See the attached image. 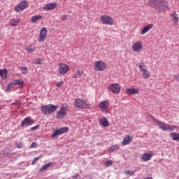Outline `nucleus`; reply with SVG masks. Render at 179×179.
Instances as JSON below:
<instances>
[{"mask_svg":"<svg viewBox=\"0 0 179 179\" xmlns=\"http://www.w3.org/2000/svg\"><path fill=\"white\" fill-rule=\"evenodd\" d=\"M147 5L153 8L157 12H164L169 9V2L166 0H148Z\"/></svg>","mask_w":179,"mask_h":179,"instance_id":"nucleus-1","label":"nucleus"},{"mask_svg":"<svg viewBox=\"0 0 179 179\" xmlns=\"http://www.w3.org/2000/svg\"><path fill=\"white\" fill-rule=\"evenodd\" d=\"M152 120H153L154 122L156 123L157 127H159V129H162V131H169V132H171V131H174L175 129H178V127H177V126L167 124L164 122L159 121L158 120H157L155 117H152Z\"/></svg>","mask_w":179,"mask_h":179,"instance_id":"nucleus-2","label":"nucleus"},{"mask_svg":"<svg viewBox=\"0 0 179 179\" xmlns=\"http://www.w3.org/2000/svg\"><path fill=\"white\" fill-rule=\"evenodd\" d=\"M57 110H58V106L53 104L44 105L41 107V111H42L44 115H50V114H52Z\"/></svg>","mask_w":179,"mask_h":179,"instance_id":"nucleus-3","label":"nucleus"},{"mask_svg":"<svg viewBox=\"0 0 179 179\" xmlns=\"http://www.w3.org/2000/svg\"><path fill=\"white\" fill-rule=\"evenodd\" d=\"M74 106L77 108H89L90 107V102L85 99H76L74 101Z\"/></svg>","mask_w":179,"mask_h":179,"instance_id":"nucleus-4","label":"nucleus"},{"mask_svg":"<svg viewBox=\"0 0 179 179\" xmlns=\"http://www.w3.org/2000/svg\"><path fill=\"white\" fill-rule=\"evenodd\" d=\"M106 68H107V64H106V63L101 60L96 62L94 64V69L95 71L103 72L106 71Z\"/></svg>","mask_w":179,"mask_h":179,"instance_id":"nucleus-5","label":"nucleus"},{"mask_svg":"<svg viewBox=\"0 0 179 179\" xmlns=\"http://www.w3.org/2000/svg\"><path fill=\"white\" fill-rule=\"evenodd\" d=\"M27 8H29V3L27 1H22L18 4H17L15 7V10L17 13L22 12Z\"/></svg>","mask_w":179,"mask_h":179,"instance_id":"nucleus-6","label":"nucleus"},{"mask_svg":"<svg viewBox=\"0 0 179 179\" xmlns=\"http://www.w3.org/2000/svg\"><path fill=\"white\" fill-rule=\"evenodd\" d=\"M100 20L102 24H108L109 26L114 24V20H113V17L107 15L101 16Z\"/></svg>","mask_w":179,"mask_h":179,"instance_id":"nucleus-7","label":"nucleus"},{"mask_svg":"<svg viewBox=\"0 0 179 179\" xmlns=\"http://www.w3.org/2000/svg\"><path fill=\"white\" fill-rule=\"evenodd\" d=\"M58 71L60 75H66L69 72V66L64 63H59Z\"/></svg>","mask_w":179,"mask_h":179,"instance_id":"nucleus-8","label":"nucleus"},{"mask_svg":"<svg viewBox=\"0 0 179 179\" xmlns=\"http://www.w3.org/2000/svg\"><path fill=\"white\" fill-rule=\"evenodd\" d=\"M48 34V30H47V28L43 27L39 33V36L38 38V43H43L45 41V38H47V34Z\"/></svg>","mask_w":179,"mask_h":179,"instance_id":"nucleus-9","label":"nucleus"},{"mask_svg":"<svg viewBox=\"0 0 179 179\" xmlns=\"http://www.w3.org/2000/svg\"><path fill=\"white\" fill-rule=\"evenodd\" d=\"M131 50L134 52H141L143 50V43L140 41L135 42L131 46Z\"/></svg>","mask_w":179,"mask_h":179,"instance_id":"nucleus-10","label":"nucleus"},{"mask_svg":"<svg viewBox=\"0 0 179 179\" xmlns=\"http://www.w3.org/2000/svg\"><path fill=\"white\" fill-rule=\"evenodd\" d=\"M66 111H68V105L62 106L59 111L57 113L56 118H64L66 115Z\"/></svg>","mask_w":179,"mask_h":179,"instance_id":"nucleus-11","label":"nucleus"},{"mask_svg":"<svg viewBox=\"0 0 179 179\" xmlns=\"http://www.w3.org/2000/svg\"><path fill=\"white\" fill-rule=\"evenodd\" d=\"M108 89L113 93H115V94H118V93L121 92V85H120V84L118 83L110 84L108 85Z\"/></svg>","mask_w":179,"mask_h":179,"instance_id":"nucleus-12","label":"nucleus"},{"mask_svg":"<svg viewBox=\"0 0 179 179\" xmlns=\"http://www.w3.org/2000/svg\"><path fill=\"white\" fill-rule=\"evenodd\" d=\"M109 106L110 102L108 101H103L99 103V107L101 111H104V113H108V111H110L108 109Z\"/></svg>","mask_w":179,"mask_h":179,"instance_id":"nucleus-13","label":"nucleus"},{"mask_svg":"<svg viewBox=\"0 0 179 179\" xmlns=\"http://www.w3.org/2000/svg\"><path fill=\"white\" fill-rule=\"evenodd\" d=\"M69 131V128L68 127H62L60 128L53 132L52 134V138H56V136H59V135H62V134H65Z\"/></svg>","mask_w":179,"mask_h":179,"instance_id":"nucleus-14","label":"nucleus"},{"mask_svg":"<svg viewBox=\"0 0 179 179\" xmlns=\"http://www.w3.org/2000/svg\"><path fill=\"white\" fill-rule=\"evenodd\" d=\"M34 124V120L30 117H25L21 122V127H30Z\"/></svg>","mask_w":179,"mask_h":179,"instance_id":"nucleus-15","label":"nucleus"},{"mask_svg":"<svg viewBox=\"0 0 179 179\" xmlns=\"http://www.w3.org/2000/svg\"><path fill=\"white\" fill-rule=\"evenodd\" d=\"M57 6H58V4L55 2L49 3L43 6V10H54Z\"/></svg>","mask_w":179,"mask_h":179,"instance_id":"nucleus-16","label":"nucleus"},{"mask_svg":"<svg viewBox=\"0 0 179 179\" xmlns=\"http://www.w3.org/2000/svg\"><path fill=\"white\" fill-rule=\"evenodd\" d=\"M138 68L143 73V76L144 79H148L150 76V73H149V71H148L145 68H144L141 64H139Z\"/></svg>","mask_w":179,"mask_h":179,"instance_id":"nucleus-17","label":"nucleus"},{"mask_svg":"<svg viewBox=\"0 0 179 179\" xmlns=\"http://www.w3.org/2000/svg\"><path fill=\"white\" fill-rule=\"evenodd\" d=\"M152 157H153L152 152H146L141 156V160H143V162H149Z\"/></svg>","mask_w":179,"mask_h":179,"instance_id":"nucleus-18","label":"nucleus"},{"mask_svg":"<svg viewBox=\"0 0 179 179\" xmlns=\"http://www.w3.org/2000/svg\"><path fill=\"white\" fill-rule=\"evenodd\" d=\"M99 124L106 128L109 125L108 120L106 117H101L99 120Z\"/></svg>","mask_w":179,"mask_h":179,"instance_id":"nucleus-19","label":"nucleus"},{"mask_svg":"<svg viewBox=\"0 0 179 179\" xmlns=\"http://www.w3.org/2000/svg\"><path fill=\"white\" fill-rule=\"evenodd\" d=\"M41 20H43V15H34L31 18V23H37V22H41Z\"/></svg>","mask_w":179,"mask_h":179,"instance_id":"nucleus-20","label":"nucleus"},{"mask_svg":"<svg viewBox=\"0 0 179 179\" xmlns=\"http://www.w3.org/2000/svg\"><path fill=\"white\" fill-rule=\"evenodd\" d=\"M20 23V19L12 18L10 20L8 24L12 27H15Z\"/></svg>","mask_w":179,"mask_h":179,"instance_id":"nucleus-21","label":"nucleus"},{"mask_svg":"<svg viewBox=\"0 0 179 179\" xmlns=\"http://www.w3.org/2000/svg\"><path fill=\"white\" fill-rule=\"evenodd\" d=\"M153 24H149L148 25L145 26L141 31V36L146 34L148 31H149L151 29H153Z\"/></svg>","mask_w":179,"mask_h":179,"instance_id":"nucleus-22","label":"nucleus"},{"mask_svg":"<svg viewBox=\"0 0 179 179\" xmlns=\"http://www.w3.org/2000/svg\"><path fill=\"white\" fill-rule=\"evenodd\" d=\"M125 93L129 95L138 94V93H139V89H136V88L127 89Z\"/></svg>","mask_w":179,"mask_h":179,"instance_id":"nucleus-23","label":"nucleus"},{"mask_svg":"<svg viewBox=\"0 0 179 179\" xmlns=\"http://www.w3.org/2000/svg\"><path fill=\"white\" fill-rule=\"evenodd\" d=\"M13 83L14 86L20 85V89H23V87L24 86V81L22 79L15 80Z\"/></svg>","mask_w":179,"mask_h":179,"instance_id":"nucleus-24","label":"nucleus"},{"mask_svg":"<svg viewBox=\"0 0 179 179\" xmlns=\"http://www.w3.org/2000/svg\"><path fill=\"white\" fill-rule=\"evenodd\" d=\"M132 139H134V138L131 136H127V137H125L123 141H122V145L123 146H125L127 145H129V143L131 142V141H132Z\"/></svg>","mask_w":179,"mask_h":179,"instance_id":"nucleus-25","label":"nucleus"},{"mask_svg":"<svg viewBox=\"0 0 179 179\" xmlns=\"http://www.w3.org/2000/svg\"><path fill=\"white\" fill-rule=\"evenodd\" d=\"M171 17L172 18V22L175 24H176V23H178V20H179L178 15L177 14V13H176V11H174V13L171 15Z\"/></svg>","mask_w":179,"mask_h":179,"instance_id":"nucleus-26","label":"nucleus"},{"mask_svg":"<svg viewBox=\"0 0 179 179\" xmlns=\"http://www.w3.org/2000/svg\"><path fill=\"white\" fill-rule=\"evenodd\" d=\"M120 149V145L115 144L112 145L109 147L108 151V152H114L115 150H118Z\"/></svg>","mask_w":179,"mask_h":179,"instance_id":"nucleus-27","label":"nucleus"},{"mask_svg":"<svg viewBox=\"0 0 179 179\" xmlns=\"http://www.w3.org/2000/svg\"><path fill=\"white\" fill-rule=\"evenodd\" d=\"M0 76H1L3 79H6L8 76V70H6V69L0 70Z\"/></svg>","mask_w":179,"mask_h":179,"instance_id":"nucleus-28","label":"nucleus"},{"mask_svg":"<svg viewBox=\"0 0 179 179\" xmlns=\"http://www.w3.org/2000/svg\"><path fill=\"white\" fill-rule=\"evenodd\" d=\"M171 138H172L173 141H178L179 139V134L176 132H173L171 134Z\"/></svg>","mask_w":179,"mask_h":179,"instance_id":"nucleus-29","label":"nucleus"},{"mask_svg":"<svg viewBox=\"0 0 179 179\" xmlns=\"http://www.w3.org/2000/svg\"><path fill=\"white\" fill-rule=\"evenodd\" d=\"M43 62L44 61L41 59H35L33 61V64H34V65H41Z\"/></svg>","mask_w":179,"mask_h":179,"instance_id":"nucleus-30","label":"nucleus"},{"mask_svg":"<svg viewBox=\"0 0 179 179\" xmlns=\"http://www.w3.org/2000/svg\"><path fill=\"white\" fill-rule=\"evenodd\" d=\"M51 166V163H48L45 165H43L39 170L40 173H42V171H44V170H47V169H48V167H50Z\"/></svg>","mask_w":179,"mask_h":179,"instance_id":"nucleus-31","label":"nucleus"},{"mask_svg":"<svg viewBox=\"0 0 179 179\" xmlns=\"http://www.w3.org/2000/svg\"><path fill=\"white\" fill-rule=\"evenodd\" d=\"M13 87H15V85L13 84V83H10L6 89V92H10L12 90V89H13Z\"/></svg>","mask_w":179,"mask_h":179,"instance_id":"nucleus-32","label":"nucleus"},{"mask_svg":"<svg viewBox=\"0 0 179 179\" xmlns=\"http://www.w3.org/2000/svg\"><path fill=\"white\" fill-rule=\"evenodd\" d=\"M82 76V73L80 71H76V73L73 76V78L78 79V78Z\"/></svg>","mask_w":179,"mask_h":179,"instance_id":"nucleus-33","label":"nucleus"},{"mask_svg":"<svg viewBox=\"0 0 179 179\" xmlns=\"http://www.w3.org/2000/svg\"><path fill=\"white\" fill-rule=\"evenodd\" d=\"M126 176H134L135 174V171H130L129 170L124 171Z\"/></svg>","mask_w":179,"mask_h":179,"instance_id":"nucleus-34","label":"nucleus"},{"mask_svg":"<svg viewBox=\"0 0 179 179\" xmlns=\"http://www.w3.org/2000/svg\"><path fill=\"white\" fill-rule=\"evenodd\" d=\"M20 71H22V73H23L24 75H26V73H27V67L22 66L20 68Z\"/></svg>","mask_w":179,"mask_h":179,"instance_id":"nucleus-35","label":"nucleus"},{"mask_svg":"<svg viewBox=\"0 0 179 179\" xmlns=\"http://www.w3.org/2000/svg\"><path fill=\"white\" fill-rule=\"evenodd\" d=\"M111 164H113V161H111V160H108L105 162V166L106 167H110V166H111Z\"/></svg>","mask_w":179,"mask_h":179,"instance_id":"nucleus-36","label":"nucleus"},{"mask_svg":"<svg viewBox=\"0 0 179 179\" xmlns=\"http://www.w3.org/2000/svg\"><path fill=\"white\" fill-rule=\"evenodd\" d=\"M26 50L28 52H33L34 51V48H31V46L27 47Z\"/></svg>","mask_w":179,"mask_h":179,"instance_id":"nucleus-37","label":"nucleus"},{"mask_svg":"<svg viewBox=\"0 0 179 179\" xmlns=\"http://www.w3.org/2000/svg\"><path fill=\"white\" fill-rule=\"evenodd\" d=\"M64 85V81L58 82L55 84L56 87H61Z\"/></svg>","mask_w":179,"mask_h":179,"instance_id":"nucleus-38","label":"nucleus"},{"mask_svg":"<svg viewBox=\"0 0 179 179\" xmlns=\"http://www.w3.org/2000/svg\"><path fill=\"white\" fill-rule=\"evenodd\" d=\"M38 159H40V157H38L34 158V159L31 162V164H36V160H38Z\"/></svg>","mask_w":179,"mask_h":179,"instance_id":"nucleus-39","label":"nucleus"},{"mask_svg":"<svg viewBox=\"0 0 179 179\" xmlns=\"http://www.w3.org/2000/svg\"><path fill=\"white\" fill-rule=\"evenodd\" d=\"M37 148V143L33 142L31 145V148Z\"/></svg>","mask_w":179,"mask_h":179,"instance_id":"nucleus-40","label":"nucleus"},{"mask_svg":"<svg viewBox=\"0 0 179 179\" xmlns=\"http://www.w3.org/2000/svg\"><path fill=\"white\" fill-rule=\"evenodd\" d=\"M16 148H17V149H20V148H23V145H22V143H17Z\"/></svg>","mask_w":179,"mask_h":179,"instance_id":"nucleus-41","label":"nucleus"},{"mask_svg":"<svg viewBox=\"0 0 179 179\" xmlns=\"http://www.w3.org/2000/svg\"><path fill=\"white\" fill-rule=\"evenodd\" d=\"M62 20H66L68 19V15H64L62 17H61Z\"/></svg>","mask_w":179,"mask_h":179,"instance_id":"nucleus-42","label":"nucleus"},{"mask_svg":"<svg viewBox=\"0 0 179 179\" xmlns=\"http://www.w3.org/2000/svg\"><path fill=\"white\" fill-rule=\"evenodd\" d=\"M173 78L176 80H178L179 82V74L175 75Z\"/></svg>","mask_w":179,"mask_h":179,"instance_id":"nucleus-43","label":"nucleus"},{"mask_svg":"<svg viewBox=\"0 0 179 179\" xmlns=\"http://www.w3.org/2000/svg\"><path fill=\"white\" fill-rule=\"evenodd\" d=\"M35 129H38V125L34 126L31 128V131H34Z\"/></svg>","mask_w":179,"mask_h":179,"instance_id":"nucleus-44","label":"nucleus"},{"mask_svg":"<svg viewBox=\"0 0 179 179\" xmlns=\"http://www.w3.org/2000/svg\"><path fill=\"white\" fill-rule=\"evenodd\" d=\"M73 177L76 178V177H78V175H76V176H73Z\"/></svg>","mask_w":179,"mask_h":179,"instance_id":"nucleus-45","label":"nucleus"},{"mask_svg":"<svg viewBox=\"0 0 179 179\" xmlns=\"http://www.w3.org/2000/svg\"><path fill=\"white\" fill-rule=\"evenodd\" d=\"M0 110H1V106H0Z\"/></svg>","mask_w":179,"mask_h":179,"instance_id":"nucleus-46","label":"nucleus"}]
</instances>
